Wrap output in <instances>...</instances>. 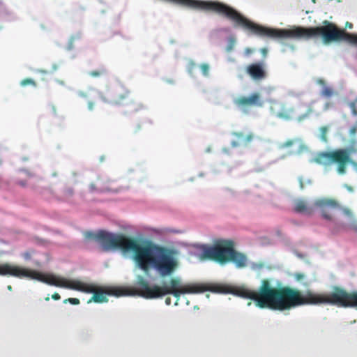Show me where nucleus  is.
<instances>
[{
  "mask_svg": "<svg viewBox=\"0 0 357 357\" xmlns=\"http://www.w3.org/2000/svg\"><path fill=\"white\" fill-rule=\"evenodd\" d=\"M91 192H103L107 190V188L104 185V182L98 179L96 183H91L89 185Z\"/></svg>",
  "mask_w": 357,
  "mask_h": 357,
  "instance_id": "nucleus-15",
  "label": "nucleus"
},
{
  "mask_svg": "<svg viewBox=\"0 0 357 357\" xmlns=\"http://www.w3.org/2000/svg\"><path fill=\"white\" fill-rule=\"evenodd\" d=\"M45 300H46V301H49V300H50V298H49V297H47V298H45Z\"/></svg>",
  "mask_w": 357,
  "mask_h": 357,
  "instance_id": "nucleus-42",
  "label": "nucleus"
},
{
  "mask_svg": "<svg viewBox=\"0 0 357 357\" xmlns=\"http://www.w3.org/2000/svg\"><path fill=\"white\" fill-rule=\"evenodd\" d=\"M357 132V125H354L349 130V136L352 141H354L356 134Z\"/></svg>",
  "mask_w": 357,
  "mask_h": 357,
  "instance_id": "nucleus-22",
  "label": "nucleus"
},
{
  "mask_svg": "<svg viewBox=\"0 0 357 357\" xmlns=\"http://www.w3.org/2000/svg\"><path fill=\"white\" fill-rule=\"evenodd\" d=\"M101 99L111 105H130L132 110H137L136 105L131 97L130 92L121 84H111L100 93Z\"/></svg>",
  "mask_w": 357,
  "mask_h": 357,
  "instance_id": "nucleus-7",
  "label": "nucleus"
},
{
  "mask_svg": "<svg viewBox=\"0 0 357 357\" xmlns=\"http://www.w3.org/2000/svg\"><path fill=\"white\" fill-rule=\"evenodd\" d=\"M195 66H196V64L195 63L191 62L190 63V66H189V72L191 73L192 68H195Z\"/></svg>",
  "mask_w": 357,
  "mask_h": 357,
  "instance_id": "nucleus-32",
  "label": "nucleus"
},
{
  "mask_svg": "<svg viewBox=\"0 0 357 357\" xmlns=\"http://www.w3.org/2000/svg\"><path fill=\"white\" fill-rule=\"evenodd\" d=\"M320 131V139L324 142H327V132H328V127L322 126L319 129Z\"/></svg>",
  "mask_w": 357,
  "mask_h": 357,
  "instance_id": "nucleus-18",
  "label": "nucleus"
},
{
  "mask_svg": "<svg viewBox=\"0 0 357 357\" xmlns=\"http://www.w3.org/2000/svg\"><path fill=\"white\" fill-rule=\"evenodd\" d=\"M317 83L318 84H319V85L323 86L324 87L326 86V82H325L324 79H318L317 80Z\"/></svg>",
  "mask_w": 357,
  "mask_h": 357,
  "instance_id": "nucleus-29",
  "label": "nucleus"
},
{
  "mask_svg": "<svg viewBox=\"0 0 357 357\" xmlns=\"http://www.w3.org/2000/svg\"><path fill=\"white\" fill-rule=\"evenodd\" d=\"M235 45V40H231L229 45L227 47V51H230L232 50L233 47H234Z\"/></svg>",
  "mask_w": 357,
  "mask_h": 357,
  "instance_id": "nucleus-28",
  "label": "nucleus"
},
{
  "mask_svg": "<svg viewBox=\"0 0 357 357\" xmlns=\"http://www.w3.org/2000/svg\"><path fill=\"white\" fill-rule=\"evenodd\" d=\"M270 110L273 115L284 120L291 119L294 113L293 107H288L285 104L279 101H273L271 103Z\"/></svg>",
  "mask_w": 357,
  "mask_h": 357,
  "instance_id": "nucleus-10",
  "label": "nucleus"
},
{
  "mask_svg": "<svg viewBox=\"0 0 357 357\" xmlns=\"http://www.w3.org/2000/svg\"><path fill=\"white\" fill-rule=\"evenodd\" d=\"M233 135L235 137L236 139L233 140L231 143L232 147L247 146L255 137L252 132L244 133L243 132H235L233 133Z\"/></svg>",
  "mask_w": 357,
  "mask_h": 357,
  "instance_id": "nucleus-12",
  "label": "nucleus"
},
{
  "mask_svg": "<svg viewBox=\"0 0 357 357\" xmlns=\"http://www.w3.org/2000/svg\"><path fill=\"white\" fill-rule=\"evenodd\" d=\"M334 94V91L332 88L328 86H325L323 88L321 95L326 98H330Z\"/></svg>",
  "mask_w": 357,
  "mask_h": 357,
  "instance_id": "nucleus-17",
  "label": "nucleus"
},
{
  "mask_svg": "<svg viewBox=\"0 0 357 357\" xmlns=\"http://www.w3.org/2000/svg\"><path fill=\"white\" fill-rule=\"evenodd\" d=\"M340 230L343 231H353L354 232H357V220L354 218H352V219L349 220V222L347 225H337L335 228L333 229L334 233H337L340 231Z\"/></svg>",
  "mask_w": 357,
  "mask_h": 357,
  "instance_id": "nucleus-14",
  "label": "nucleus"
},
{
  "mask_svg": "<svg viewBox=\"0 0 357 357\" xmlns=\"http://www.w3.org/2000/svg\"><path fill=\"white\" fill-rule=\"evenodd\" d=\"M347 26L349 27V28H351L352 27V24L350 23L349 24L348 22L347 23Z\"/></svg>",
  "mask_w": 357,
  "mask_h": 357,
  "instance_id": "nucleus-37",
  "label": "nucleus"
},
{
  "mask_svg": "<svg viewBox=\"0 0 357 357\" xmlns=\"http://www.w3.org/2000/svg\"><path fill=\"white\" fill-rule=\"evenodd\" d=\"M8 289L9 290H11V289H12V287H11L10 285L8 286Z\"/></svg>",
  "mask_w": 357,
  "mask_h": 357,
  "instance_id": "nucleus-39",
  "label": "nucleus"
},
{
  "mask_svg": "<svg viewBox=\"0 0 357 357\" xmlns=\"http://www.w3.org/2000/svg\"><path fill=\"white\" fill-rule=\"evenodd\" d=\"M107 73V69L105 67H101L98 70H91L89 73V75L92 77H100L106 75Z\"/></svg>",
  "mask_w": 357,
  "mask_h": 357,
  "instance_id": "nucleus-16",
  "label": "nucleus"
},
{
  "mask_svg": "<svg viewBox=\"0 0 357 357\" xmlns=\"http://www.w3.org/2000/svg\"><path fill=\"white\" fill-rule=\"evenodd\" d=\"M234 294L252 300L259 308L279 311L289 310L302 305H332L356 308L357 305V296L354 291L349 293L337 286L333 287L331 293L307 291L303 294L289 287H273L267 279L262 280L257 291L239 287L234 291Z\"/></svg>",
  "mask_w": 357,
  "mask_h": 357,
  "instance_id": "nucleus-1",
  "label": "nucleus"
},
{
  "mask_svg": "<svg viewBox=\"0 0 357 357\" xmlns=\"http://www.w3.org/2000/svg\"><path fill=\"white\" fill-rule=\"evenodd\" d=\"M69 302L72 305H78L79 304V300L77 298H69L64 301V303Z\"/></svg>",
  "mask_w": 357,
  "mask_h": 357,
  "instance_id": "nucleus-23",
  "label": "nucleus"
},
{
  "mask_svg": "<svg viewBox=\"0 0 357 357\" xmlns=\"http://www.w3.org/2000/svg\"><path fill=\"white\" fill-rule=\"evenodd\" d=\"M52 298L55 300V301H57V300H59L61 298V296L60 295L58 294V293H54L52 295Z\"/></svg>",
  "mask_w": 357,
  "mask_h": 357,
  "instance_id": "nucleus-30",
  "label": "nucleus"
},
{
  "mask_svg": "<svg viewBox=\"0 0 357 357\" xmlns=\"http://www.w3.org/2000/svg\"><path fill=\"white\" fill-rule=\"evenodd\" d=\"M218 14L233 22L234 27H241L250 33L259 36L305 39L321 37L324 44L345 40L350 44L357 45V34L349 33L344 29H340L335 24L328 20H324L323 26H320L309 28L298 26L292 29L268 28L250 21L236 9L222 2Z\"/></svg>",
  "mask_w": 357,
  "mask_h": 357,
  "instance_id": "nucleus-3",
  "label": "nucleus"
},
{
  "mask_svg": "<svg viewBox=\"0 0 357 357\" xmlns=\"http://www.w3.org/2000/svg\"><path fill=\"white\" fill-rule=\"evenodd\" d=\"M88 108H89V110H93V102H88Z\"/></svg>",
  "mask_w": 357,
  "mask_h": 357,
  "instance_id": "nucleus-33",
  "label": "nucleus"
},
{
  "mask_svg": "<svg viewBox=\"0 0 357 357\" xmlns=\"http://www.w3.org/2000/svg\"><path fill=\"white\" fill-rule=\"evenodd\" d=\"M312 112H313V109L311 107H310L309 109H307V114H310Z\"/></svg>",
  "mask_w": 357,
  "mask_h": 357,
  "instance_id": "nucleus-36",
  "label": "nucleus"
},
{
  "mask_svg": "<svg viewBox=\"0 0 357 357\" xmlns=\"http://www.w3.org/2000/svg\"><path fill=\"white\" fill-rule=\"evenodd\" d=\"M199 250L197 257L200 261L211 260L221 265L233 262L239 268L247 266L246 255L236 251L234 243L231 240H218L213 245H202Z\"/></svg>",
  "mask_w": 357,
  "mask_h": 357,
  "instance_id": "nucleus-6",
  "label": "nucleus"
},
{
  "mask_svg": "<svg viewBox=\"0 0 357 357\" xmlns=\"http://www.w3.org/2000/svg\"><path fill=\"white\" fill-rule=\"evenodd\" d=\"M348 190H350V191H352V188L351 187H348Z\"/></svg>",
  "mask_w": 357,
  "mask_h": 357,
  "instance_id": "nucleus-40",
  "label": "nucleus"
},
{
  "mask_svg": "<svg viewBox=\"0 0 357 357\" xmlns=\"http://www.w3.org/2000/svg\"><path fill=\"white\" fill-rule=\"evenodd\" d=\"M80 96L85 97V95L83 93H80Z\"/></svg>",
  "mask_w": 357,
  "mask_h": 357,
  "instance_id": "nucleus-41",
  "label": "nucleus"
},
{
  "mask_svg": "<svg viewBox=\"0 0 357 357\" xmlns=\"http://www.w3.org/2000/svg\"><path fill=\"white\" fill-rule=\"evenodd\" d=\"M63 193L66 197H71L73 195V190L72 188H68L64 190Z\"/></svg>",
  "mask_w": 357,
  "mask_h": 357,
  "instance_id": "nucleus-27",
  "label": "nucleus"
},
{
  "mask_svg": "<svg viewBox=\"0 0 357 357\" xmlns=\"http://www.w3.org/2000/svg\"><path fill=\"white\" fill-rule=\"evenodd\" d=\"M234 103L243 112L248 113L252 107H262L264 101L259 93H252L249 96H242L236 98L234 99Z\"/></svg>",
  "mask_w": 357,
  "mask_h": 357,
  "instance_id": "nucleus-9",
  "label": "nucleus"
},
{
  "mask_svg": "<svg viewBox=\"0 0 357 357\" xmlns=\"http://www.w3.org/2000/svg\"><path fill=\"white\" fill-rule=\"evenodd\" d=\"M0 275H10L19 278L36 279L48 284L73 289L86 294H93L88 303L93 301L100 303L108 301L107 296H121L126 295V291L116 287H100L93 283L84 282L78 280H68L53 274H44L8 263L0 264Z\"/></svg>",
  "mask_w": 357,
  "mask_h": 357,
  "instance_id": "nucleus-4",
  "label": "nucleus"
},
{
  "mask_svg": "<svg viewBox=\"0 0 357 357\" xmlns=\"http://www.w3.org/2000/svg\"><path fill=\"white\" fill-rule=\"evenodd\" d=\"M260 52L263 54L264 56H266L267 54L268 50L266 48H261Z\"/></svg>",
  "mask_w": 357,
  "mask_h": 357,
  "instance_id": "nucleus-31",
  "label": "nucleus"
},
{
  "mask_svg": "<svg viewBox=\"0 0 357 357\" xmlns=\"http://www.w3.org/2000/svg\"><path fill=\"white\" fill-rule=\"evenodd\" d=\"M354 295H355L356 296H357V291H354ZM356 309H357V304H356Z\"/></svg>",
  "mask_w": 357,
  "mask_h": 357,
  "instance_id": "nucleus-38",
  "label": "nucleus"
},
{
  "mask_svg": "<svg viewBox=\"0 0 357 357\" xmlns=\"http://www.w3.org/2000/svg\"><path fill=\"white\" fill-rule=\"evenodd\" d=\"M294 142H295V141L294 139H289V140L286 141L285 142H284L281 145V147L286 148V147L291 146L294 144Z\"/></svg>",
  "mask_w": 357,
  "mask_h": 357,
  "instance_id": "nucleus-25",
  "label": "nucleus"
},
{
  "mask_svg": "<svg viewBox=\"0 0 357 357\" xmlns=\"http://www.w3.org/2000/svg\"><path fill=\"white\" fill-rule=\"evenodd\" d=\"M296 280L301 282L305 278V275L302 273H296L294 274Z\"/></svg>",
  "mask_w": 357,
  "mask_h": 357,
  "instance_id": "nucleus-24",
  "label": "nucleus"
},
{
  "mask_svg": "<svg viewBox=\"0 0 357 357\" xmlns=\"http://www.w3.org/2000/svg\"><path fill=\"white\" fill-rule=\"evenodd\" d=\"M85 237L100 243L105 250L120 249L125 252L132 251L135 262L145 273L152 268L161 277L169 276L178 265L173 250L151 242L142 243L121 234H115L103 230L97 233L86 232Z\"/></svg>",
  "mask_w": 357,
  "mask_h": 357,
  "instance_id": "nucleus-2",
  "label": "nucleus"
},
{
  "mask_svg": "<svg viewBox=\"0 0 357 357\" xmlns=\"http://www.w3.org/2000/svg\"><path fill=\"white\" fill-rule=\"evenodd\" d=\"M294 211L298 213H304L307 215H311L313 213L312 208L308 207L307 203L302 199L296 201Z\"/></svg>",
  "mask_w": 357,
  "mask_h": 357,
  "instance_id": "nucleus-13",
  "label": "nucleus"
},
{
  "mask_svg": "<svg viewBox=\"0 0 357 357\" xmlns=\"http://www.w3.org/2000/svg\"><path fill=\"white\" fill-rule=\"evenodd\" d=\"M215 292H218V291H220L219 290H214Z\"/></svg>",
  "mask_w": 357,
  "mask_h": 357,
  "instance_id": "nucleus-43",
  "label": "nucleus"
},
{
  "mask_svg": "<svg viewBox=\"0 0 357 357\" xmlns=\"http://www.w3.org/2000/svg\"><path fill=\"white\" fill-rule=\"evenodd\" d=\"M20 85L22 86H26L27 85H31L34 87L36 86V82L32 79L31 78H26L24 79H22L21 82H20Z\"/></svg>",
  "mask_w": 357,
  "mask_h": 357,
  "instance_id": "nucleus-19",
  "label": "nucleus"
},
{
  "mask_svg": "<svg viewBox=\"0 0 357 357\" xmlns=\"http://www.w3.org/2000/svg\"><path fill=\"white\" fill-rule=\"evenodd\" d=\"M339 210H341L343 212V213L349 218V220L352 219V218H354L352 211L349 208H342L340 206V208Z\"/></svg>",
  "mask_w": 357,
  "mask_h": 357,
  "instance_id": "nucleus-21",
  "label": "nucleus"
},
{
  "mask_svg": "<svg viewBox=\"0 0 357 357\" xmlns=\"http://www.w3.org/2000/svg\"><path fill=\"white\" fill-rule=\"evenodd\" d=\"M349 107L351 109L353 114L356 116L357 115V109H356L355 102H350Z\"/></svg>",
  "mask_w": 357,
  "mask_h": 357,
  "instance_id": "nucleus-26",
  "label": "nucleus"
},
{
  "mask_svg": "<svg viewBox=\"0 0 357 357\" xmlns=\"http://www.w3.org/2000/svg\"><path fill=\"white\" fill-rule=\"evenodd\" d=\"M52 112L56 114V107L54 105H52Z\"/></svg>",
  "mask_w": 357,
  "mask_h": 357,
  "instance_id": "nucleus-35",
  "label": "nucleus"
},
{
  "mask_svg": "<svg viewBox=\"0 0 357 357\" xmlns=\"http://www.w3.org/2000/svg\"><path fill=\"white\" fill-rule=\"evenodd\" d=\"M199 68L202 70V74L207 77L209 74V65L207 64V63H202L200 66H199Z\"/></svg>",
  "mask_w": 357,
  "mask_h": 357,
  "instance_id": "nucleus-20",
  "label": "nucleus"
},
{
  "mask_svg": "<svg viewBox=\"0 0 357 357\" xmlns=\"http://www.w3.org/2000/svg\"><path fill=\"white\" fill-rule=\"evenodd\" d=\"M314 205L319 209L321 217L327 220H332L335 212L340 208L338 202L331 198L318 199L315 200Z\"/></svg>",
  "mask_w": 357,
  "mask_h": 357,
  "instance_id": "nucleus-8",
  "label": "nucleus"
},
{
  "mask_svg": "<svg viewBox=\"0 0 357 357\" xmlns=\"http://www.w3.org/2000/svg\"><path fill=\"white\" fill-rule=\"evenodd\" d=\"M136 284L138 287V294L146 299L161 298L167 294L173 295L176 298V305L180 299L181 295L184 294H196L203 292L207 289L202 285L182 283L180 278H172L169 284H164L162 286L154 284L150 286L148 282L142 276L138 275Z\"/></svg>",
  "mask_w": 357,
  "mask_h": 357,
  "instance_id": "nucleus-5",
  "label": "nucleus"
},
{
  "mask_svg": "<svg viewBox=\"0 0 357 357\" xmlns=\"http://www.w3.org/2000/svg\"><path fill=\"white\" fill-rule=\"evenodd\" d=\"M172 303V299L170 297H167L165 298V303L167 305H169Z\"/></svg>",
  "mask_w": 357,
  "mask_h": 357,
  "instance_id": "nucleus-34",
  "label": "nucleus"
},
{
  "mask_svg": "<svg viewBox=\"0 0 357 357\" xmlns=\"http://www.w3.org/2000/svg\"><path fill=\"white\" fill-rule=\"evenodd\" d=\"M246 73L255 81H261L266 77L264 64L261 62L248 65L246 68Z\"/></svg>",
  "mask_w": 357,
  "mask_h": 357,
  "instance_id": "nucleus-11",
  "label": "nucleus"
}]
</instances>
